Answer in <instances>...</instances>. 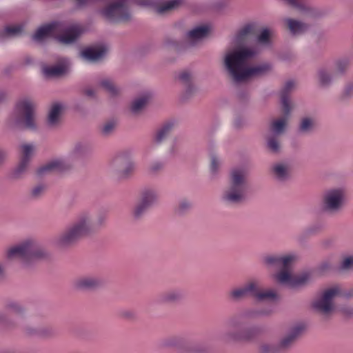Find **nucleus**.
<instances>
[{
	"instance_id": "obj_6",
	"label": "nucleus",
	"mask_w": 353,
	"mask_h": 353,
	"mask_svg": "<svg viewBox=\"0 0 353 353\" xmlns=\"http://www.w3.org/2000/svg\"><path fill=\"white\" fill-rule=\"evenodd\" d=\"M47 252L43 245L34 239H27L10 247L6 251L9 259H19L22 265L28 267L30 263L43 259Z\"/></svg>"
},
{
	"instance_id": "obj_44",
	"label": "nucleus",
	"mask_w": 353,
	"mask_h": 353,
	"mask_svg": "<svg viewBox=\"0 0 353 353\" xmlns=\"http://www.w3.org/2000/svg\"><path fill=\"white\" fill-rule=\"evenodd\" d=\"M44 189L45 187L43 185H37L32 189V195L37 197L44 191Z\"/></svg>"
},
{
	"instance_id": "obj_23",
	"label": "nucleus",
	"mask_w": 353,
	"mask_h": 353,
	"mask_svg": "<svg viewBox=\"0 0 353 353\" xmlns=\"http://www.w3.org/2000/svg\"><path fill=\"white\" fill-rule=\"evenodd\" d=\"M67 68L65 65L58 64L43 68V72L47 77H53L64 74Z\"/></svg>"
},
{
	"instance_id": "obj_31",
	"label": "nucleus",
	"mask_w": 353,
	"mask_h": 353,
	"mask_svg": "<svg viewBox=\"0 0 353 353\" xmlns=\"http://www.w3.org/2000/svg\"><path fill=\"white\" fill-rule=\"evenodd\" d=\"M100 85L111 96H115L119 92V88H117L114 83L108 79H105L101 81Z\"/></svg>"
},
{
	"instance_id": "obj_39",
	"label": "nucleus",
	"mask_w": 353,
	"mask_h": 353,
	"mask_svg": "<svg viewBox=\"0 0 353 353\" xmlns=\"http://www.w3.org/2000/svg\"><path fill=\"white\" fill-rule=\"evenodd\" d=\"M267 145L269 150L272 152H277L279 150V143L276 137H269L267 141Z\"/></svg>"
},
{
	"instance_id": "obj_22",
	"label": "nucleus",
	"mask_w": 353,
	"mask_h": 353,
	"mask_svg": "<svg viewBox=\"0 0 353 353\" xmlns=\"http://www.w3.org/2000/svg\"><path fill=\"white\" fill-rule=\"evenodd\" d=\"M255 25L249 23L243 26L238 32L235 37V42L239 44H241L244 42L245 39L251 34L255 33Z\"/></svg>"
},
{
	"instance_id": "obj_10",
	"label": "nucleus",
	"mask_w": 353,
	"mask_h": 353,
	"mask_svg": "<svg viewBox=\"0 0 353 353\" xmlns=\"http://www.w3.org/2000/svg\"><path fill=\"white\" fill-rule=\"evenodd\" d=\"M341 294L339 286H332L325 290L313 303V307L323 314H329L334 308L333 300Z\"/></svg>"
},
{
	"instance_id": "obj_1",
	"label": "nucleus",
	"mask_w": 353,
	"mask_h": 353,
	"mask_svg": "<svg viewBox=\"0 0 353 353\" xmlns=\"http://www.w3.org/2000/svg\"><path fill=\"white\" fill-rule=\"evenodd\" d=\"M256 53V49L244 46H238L225 52L224 65L234 81H243L250 77L263 74L270 70L268 64L250 65V60Z\"/></svg>"
},
{
	"instance_id": "obj_33",
	"label": "nucleus",
	"mask_w": 353,
	"mask_h": 353,
	"mask_svg": "<svg viewBox=\"0 0 353 353\" xmlns=\"http://www.w3.org/2000/svg\"><path fill=\"white\" fill-rule=\"evenodd\" d=\"M23 30V26L21 24H15L12 26H8L5 28L3 33L6 36L12 37L17 36L21 33Z\"/></svg>"
},
{
	"instance_id": "obj_30",
	"label": "nucleus",
	"mask_w": 353,
	"mask_h": 353,
	"mask_svg": "<svg viewBox=\"0 0 353 353\" xmlns=\"http://www.w3.org/2000/svg\"><path fill=\"white\" fill-rule=\"evenodd\" d=\"M183 296V293L179 290H172L162 295V300L165 302H175L179 301Z\"/></svg>"
},
{
	"instance_id": "obj_52",
	"label": "nucleus",
	"mask_w": 353,
	"mask_h": 353,
	"mask_svg": "<svg viewBox=\"0 0 353 353\" xmlns=\"http://www.w3.org/2000/svg\"><path fill=\"white\" fill-rule=\"evenodd\" d=\"M85 93L87 96L94 97V90L92 88H87L85 90Z\"/></svg>"
},
{
	"instance_id": "obj_49",
	"label": "nucleus",
	"mask_w": 353,
	"mask_h": 353,
	"mask_svg": "<svg viewBox=\"0 0 353 353\" xmlns=\"http://www.w3.org/2000/svg\"><path fill=\"white\" fill-rule=\"evenodd\" d=\"M138 4L143 6H153V2L151 0H139Z\"/></svg>"
},
{
	"instance_id": "obj_17",
	"label": "nucleus",
	"mask_w": 353,
	"mask_h": 353,
	"mask_svg": "<svg viewBox=\"0 0 353 353\" xmlns=\"http://www.w3.org/2000/svg\"><path fill=\"white\" fill-rule=\"evenodd\" d=\"M295 83L293 81H288L285 83L281 92V102L283 112L288 114L291 111V105L289 101L288 94L294 88Z\"/></svg>"
},
{
	"instance_id": "obj_20",
	"label": "nucleus",
	"mask_w": 353,
	"mask_h": 353,
	"mask_svg": "<svg viewBox=\"0 0 353 353\" xmlns=\"http://www.w3.org/2000/svg\"><path fill=\"white\" fill-rule=\"evenodd\" d=\"M285 22L288 28L293 35H297L304 33L307 30V25L298 20L292 19H286Z\"/></svg>"
},
{
	"instance_id": "obj_36",
	"label": "nucleus",
	"mask_w": 353,
	"mask_h": 353,
	"mask_svg": "<svg viewBox=\"0 0 353 353\" xmlns=\"http://www.w3.org/2000/svg\"><path fill=\"white\" fill-rule=\"evenodd\" d=\"M318 77L319 82L322 85H327L332 81V77L325 69H321L319 70Z\"/></svg>"
},
{
	"instance_id": "obj_13",
	"label": "nucleus",
	"mask_w": 353,
	"mask_h": 353,
	"mask_svg": "<svg viewBox=\"0 0 353 353\" xmlns=\"http://www.w3.org/2000/svg\"><path fill=\"white\" fill-rule=\"evenodd\" d=\"M159 199L158 192L153 188H145L141 192L140 201L134 209V215L139 217L154 205Z\"/></svg>"
},
{
	"instance_id": "obj_29",
	"label": "nucleus",
	"mask_w": 353,
	"mask_h": 353,
	"mask_svg": "<svg viewBox=\"0 0 353 353\" xmlns=\"http://www.w3.org/2000/svg\"><path fill=\"white\" fill-rule=\"evenodd\" d=\"M172 122H168L165 125H163L157 132L155 136V141L158 143L163 141L167 136L170 133L172 128H173Z\"/></svg>"
},
{
	"instance_id": "obj_8",
	"label": "nucleus",
	"mask_w": 353,
	"mask_h": 353,
	"mask_svg": "<svg viewBox=\"0 0 353 353\" xmlns=\"http://www.w3.org/2000/svg\"><path fill=\"white\" fill-rule=\"evenodd\" d=\"M246 172L242 168H235L230 174V187L223 194V199L226 202L235 203L241 201L245 196Z\"/></svg>"
},
{
	"instance_id": "obj_15",
	"label": "nucleus",
	"mask_w": 353,
	"mask_h": 353,
	"mask_svg": "<svg viewBox=\"0 0 353 353\" xmlns=\"http://www.w3.org/2000/svg\"><path fill=\"white\" fill-rule=\"evenodd\" d=\"M107 52L105 46L87 48L81 52V57L88 62H95L103 57Z\"/></svg>"
},
{
	"instance_id": "obj_11",
	"label": "nucleus",
	"mask_w": 353,
	"mask_h": 353,
	"mask_svg": "<svg viewBox=\"0 0 353 353\" xmlns=\"http://www.w3.org/2000/svg\"><path fill=\"white\" fill-rule=\"evenodd\" d=\"M345 202V192L342 188H332L327 190L323 196V209L329 212H337Z\"/></svg>"
},
{
	"instance_id": "obj_7",
	"label": "nucleus",
	"mask_w": 353,
	"mask_h": 353,
	"mask_svg": "<svg viewBox=\"0 0 353 353\" xmlns=\"http://www.w3.org/2000/svg\"><path fill=\"white\" fill-rule=\"evenodd\" d=\"M87 147L85 144L78 143L67 155L52 159L47 163L39 168L37 174L42 176L52 172H64L69 170L74 163L80 160L85 154Z\"/></svg>"
},
{
	"instance_id": "obj_48",
	"label": "nucleus",
	"mask_w": 353,
	"mask_h": 353,
	"mask_svg": "<svg viewBox=\"0 0 353 353\" xmlns=\"http://www.w3.org/2000/svg\"><path fill=\"white\" fill-rule=\"evenodd\" d=\"M134 165L132 163H128L123 171V176H127L129 173H130L134 170Z\"/></svg>"
},
{
	"instance_id": "obj_56",
	"label": "nucleus",
	"mask_w": 353,
	"mask_h": 353,
	"mask_svg": "<svg viewBox=\"0 0 353 353\" xmlns=\"http://www.w3.org/2000/svg\"><path fill=\"white\" fill-rule=\"evenodd\" d=\"M3 268L2 265L0 264V277L1 276H3Z\"/></svg>"
},
{
	"instance_id": "obj_5",
	"label": "nucleus",
	"mask_w": 353,
	"mask_h": 353,
	"mask_svg": "<svg viewBox=\"0 0 353 353\" xmlns=\"http://www.w3.org/2000/svg\"><path fill=\"white\" fill-rule=\"evenodd\" d=\"M35 109L36 104L31 99L24 98L19 100L10 115V125L14 128L36 131L38 124Z\"/></svg>"
},
{
	"instance_id": "obj_18",
	"label": "nucleus",
	"mask_w": 353,
	"mask_h": 353,
	"mask_svg": "<svg viewBox=\"0 0 353 353\" xmlns=\"http://www.w3.org/2000/svg\"><path fill=\"white\" fill-rule=\"evenodd\" d=\"M295 83L293 81H288L285 83L281 92V102L283 112L288 114L291 111V105L289 101L288 94L294 88Z\"/></svg>"
},
{
	"instance_id": "obj_53",
	"label": "nucleus",
	"mask_w": 353,
	"mask_h": 353,
	"mask_svg": "<svg viewBox=\"0 0 353 353\" xmlns=\"http://www.w3.org/2000/svg\"><path fill=\"white\" fill-rule=\"evenodd\" d=\"M341 310L344 314L347 315H350L352 314V310L350 308H343Z\"/></svg>"
},
{
	"instance_id": "obj_19",
	"label": "nucleus",
	"mask_w": 353,
	"mask_h": 353,
	"mask_svg": "<svg viewBox=\"0 0 353 353\" xmlns=\"http://www.w3.org/2000/svg\"><path fill=\"white\" fill-rule=\"evenodd\" d=\"M63 108L64 106L61 103H54L52 105L50 108L48 117V125L54 126L57 124Z\"/></svg>"
},
{
	"instance_id": "obj_45",
	"label": "nucleus",
	"mask_w": 353,
	"mask_h": 353,
	"mask_svg": "<svg viewBox=\"0 0 353 353\" xmlns=\"http://www.w3.org/2000/svg\"><path fill=\"white\" fill-rule=\"evenodd\" d=\"M219 162L215 157H212L210 169L212 172L215 173L219 168Z\"/></svg>"
},
{
	"instance_id": "obj_51",
	"label": "nucleus",
	"mask_w": 353,
	"mask_h": 353,
	"mask_svg": "<svg viewBox=\"0 0 353 353\" xmlns=\"http://www.w3.org/2000/svg\"><path fill=\"white\" fill-rule=\"evenodd\" d=\"M289 4L291 6L299 8L301 6V4L299 3V0H286Z\"/></svg>"
},
{
	"instance_id": "obj_32",
	"label": "nucleus",
	"mask_w": 353,
	"mask_h": 353,
	"mask_svg": "<svg viewBox=\"0 0 353 353\" xmlns=\"http://www.w3.org/2000/svg\"><path fill=\"white\" fill-rule=\"evenodd\" d=\"M181 3V0H168L162 6H157L156 10L158 13L162 14L168 10L176 8Z\"/></svg>"
},
{
	"instance_id": "obj_47",
	"label": "nucleus",
	"mask_w": 353,
	"mask_h": 353,
	"mask_svg": "<svg viewBox=\"0 0 353 353\" xmlns=\"http://www.w3.org/2000/svg\"><path fill=\"white\" fill-rule=\"evenodd\" d=\"M8 310L11 312H20L21 308L18 304L12 303L8 305Z\"/></svg>"
},
{
	"instance_id": "obj_41",
	"label": "nucleus",
	"mask_w": 353,
	"mask_h": 353,
	"mask_svg": "<svg viewBox=\"0 0 353 353\" xmlns=\"http://www.w3.org/2000/svg\"><path fill=\"white\" fill-rule=\"evenodd\" d=\"M353 266V256H348L345 257L341 263V269L348 270Z\"/></svg>"
},
{
	"instance_id": "obj_42",
	"label": "nucleus",
	"mask_w": 353,
	"mask_h": 353,
	"mask_svg": "<svg viewBox=\"0 0 353 353\" xmlns=\"http://www.w3.org/2000/svg\"><path fill=\"white\" fill-rule=\"evenodd\" d=\"M114 123L112 121L108 122L102 128V132L104 134H109L114 128Z\"/></svg>"
},
{
	"instance_id": "obj_46",
	"label": "nucleus",
	"mask_w": 353,
	"mask_h": 353,
	"mask_svg": "<svg viewBox=\"0 0 353 353\" xmlns=\"http://www.w3.org/2000/svg\"><path fill=\"white\" fill-rule=\"evenodd\" d=\"M79 6H83L97 1H106V0H76Z\"/></svg>"
},
{
	"instance_id": "obj_37",
	"label": "nucleus",
	"mask_w": 353,
	"mask_h": 353,
	"mask_svg": "<svg viewBox=\"0 0 353 353\" xmlns=\"http://www.w3.org/2000/svg\"><path fill=\"white\" fill-rule=\"evenodd\" d=\"M313 125V120L310 118L305 117L302 119L300 123L299 130L303 132H309L312 128Z\"/></svg>"
},
{
	"instance_id": "obj_12",
	"label": "nucleus",
	"mask_w": 353,
	"mask_h": 353,
	"mask_svg": "<svg viewBox=\"0 0 353 353\" xmlns=\"http://www.w3.org/2000/svg\"><path fill=\"white\" fill-rule=\"evenodd\" d=\"M303 328V326L301 325L292 327L286 335L281 340L278 346L270 343H264L261 347V352L262 353H275L277 351V348H286L289 347L301 334Z\"/></svg>"
},
{
	"instance_id": "obj_14",
	"label": "nucleus",
	"mask_w": 353,
	"mask_h": 353,
	"mask_svg": "<svg viewBox=\"0 0 353 353\" xmlns=\"http://www.w3.org/2000/svg\"><path fill=\"white\" fill-rule=\"evenodd\" d=\"M257 288V281H252L243 286L236 288L231 290L230 295L231 298L235 301L240 300L248 296H254Z\"/></svg>"
},
{
	"instance_id": "obj_50",
	"label": "nucleus",
	"mask_w": 353,
	"mask_h": 353,
	"mask_svg": "<svg viewBox=\"0 0 353 353\" xmlns=\"http://www.w3.org/2000/svg\"><path fill=\"white\" fill-rule=\"evenodd\" d=\"M352 93H353V85H349L346 86V88H345V90H344V94L346 96H350Z\"/></svg>"
},
{
	"instance_id": "obj_21",
	"label": "nucleus",
	"mask_w": 353,
	"mask_h": 353,
	"mask_svg": "<svg viewBox=\"0 0 353 353\" xmlns=\"http://www.w3.org/2000/svg\"><path fill=\"white\" fill-rule=\"evenodd\" d=\"M99 284V280L93 276H85L75 281V286L81 290L91 289Z\"/></svg>"
},
{
	"instance_id": "obj_4",
	"label": "nucleus",
	"mask_w": 353,
	"mask_h": 353,
	"mask_svg": "<svg viewBox=\"0 0 353 353\" xmlns=\"http://www.w3.org/2000/svg\"><path fill=\"white\" fill-rule=\"evenodd\" d=\"M83 31V28L78 24L66 25L52 22L40 27L33 34L32 39L42 42L48 38L54 37L61 43L69 44L74 42Z\"/></svg>"
},
{
	"instance_id": "obj_26",
	"label": "nucleus",
	"mask_w": 353,
	"mask_h": 353,
	"mask_svg": "<svg viewBox=\"0 0 353 353\" xmlns=\"http://www.w3.org/2000/svg\"><path fill=\"white\" fill-rule=\"evenodd\" d=\"M35 147L32 143H25L21 145V158L20 159L30 163V160L34 155Z\"/></svg>"
},
{
	"instance_id": "obj_40",
	"label": "nucleus",
	"mask_w": 353,
	"mask_h": 353,
	"mask_svg": "<svg viewBox=\"0 0 353 353\" xmlns=\"http://www.w3.org/2000/svg\"><path fill=\"white\" fill-rule=\"evenodd\" d=\"M348 65V61L346 59H340L336 63V70L342 73L345 71Z\"/></svg>"
},
{
	"instance_id": "obj_34",
	"label": "nucleus",
	"mask_w": 353,
	"mask_h": 353,
	"mask_svg": "<svg viewBox=\"0 0 353 353\" xmlns=\"http://www.w3.org/2000/svg\"><path fill=\"white\" fill-rule=\"evenodd\" d=\"M29 165V162H26L20 159L18 165L13 171V176L14 177H20L22 176L28 170Z\"/></svg>"
},
{
	"instance_id": "obj_28",
	"label": "nucleus",
	"mask_w": 353,
	"mask_h": 353,
	"mask_svg": "<svg viewBox=\"0 0 353 353\" xmlns=\"http://www.w3.org/2000/svg\"><path fill=\"white\" fill-rule=\"evenodd\" d=\"M149 99L150 95L146 94L134 99L131 105L132 112L134 113H137L138 112H139L146 105Z\"/></svg>"
},
{
	"instance_id": "obj_3",
	"label": "nucleus",
	"mask_w": 353,
	"mask_h": 353,
	"mask_svg": "<svg viewBox=\"0 0 353 353\" xmlns=\"http://www.w3.org/2000/svg\"><path fill=\"white\" fill-rule=\"evenodd\" d=\"M105 219L104 214L94 218L90 212H83L55 239V244L59 247L70 245L81 237L97 230Z\"/></svg>"
},
{
	"instance_id": "obj_16",
	"label": "nucleus",
	"mask_w": 353,
	"mask_h": 353,
	"mask_svg": "<svg viewBox=\"0 0 353 353\" xmlns=\"http://www.w3.org/2000/svg\"><path fill=\"white\" fill-rule=\"evenodd\" d=\"M210 32L208 26H200L186 33V38L190 45L194 46L197 42L205 37Z\"/></svg>"
},
{
	"instance_id": "obj_2",
	"label": "nucleus",
	"mask_w": 353,
	"mask_h": 353,
	"mask_svg": "<svg viewBox=\"0 0 353 353\" xmlns=\"http://www.w3.org/2000/svg\"><path fill=\"white\" fill-rule=\"evenodd\" d=\"M296 257L294 254H270L263 258V263L270 268L279 270L273 278L280 284L290 288L301 287L308 283L311 276L308 272L293 274L292 265Z\"/></svg>"
},
{
	"instance_id": "obj_24",
	"label": "nucleus",
	"mask_w": 353,
	"mask_h": 353,
	"mask_svg": "<svg viewBox=\"0 0 353 353\" xmlns=\"http://www.w3.org/2000/svg\"><path fill=\"white\" fill-rule=\"evenodd\" d=\"M258 301L263 300H276L278 298L276 292L273 290H267L264 291H260L259 283L257 281V288L256 292H254V296Z\"/></svg>"
},
{
	"instance_id": "obj_43",
	"label": "nucleus",
	"mask_w": 353,
	"mask_h": 353,
	"mask_svg": "<svg viewBox=\"0 0 353 353\" xmlns=\"http://www.w3.org/2000/svg\"><path fill=\"white\" fill-rule=\"evenodd\" d=\"M191 74L188 71H183L179 74L178 78L183 83H188L191 79Z\"/></svg>"
},
{
	"instance_id": "obj_38",
	"label": "nucleus",
	"mask_w": 353,
	"mask_h": 353,
	"mask_svg": "<svg viewBox=\"0 0 353 353\" xmlns=\"http://www.w3.org/2000/svg\"><path fill=\"white\" fill-rule=\"evenodd\" d=\"M192 207V203L190 201L186 199H183L179 201V205L176 208V212L179 214H183L188 211Z\"/></svg>"
},
{
	"instance_id": "obj_27",
	"label": "nucleus",
	"mask_w": 353,
	"mask_h": 353,
	"mask_svg": "<svg viewBox=\"0 0 353 353\" xmlns=\"http://www.w3.org/2000/svg\"><path fill=\"white\" fill-rule=\"evenodd\" d=\"M285 117L279 119H276L272 123L271 128L272 132L276 134H279L282 133L286 126L287 121H288V117L289 116L290 113L288 114H286L285 112Z\"/></svg>"
},
{
	"instance_id": "obj_35",
	"label": "nucleus",
	"mask_w": 353,
	"mask_h": 353,
	"mask_svg": "<svg viewBox=\"0 0 353 353\" xmlns=\"http://www.w3.org/2000/svg\"><path fill=\"white\" fill-rule=\"evenodd\" d=\"M271 32L270 30L263 29L257 37V42L261 45H269Z\"/></svg>"
},
{
	"instance_id": "obj_55",
	"label": "nucleus",
	"mask_w": 353,
	"mask_h": 353,
	"mask_svg": "<svg viewBox=\"0 0 353 353\" xmlns=\"http://www.w3.org/2000/svg\"><path fill=\"white\" fill-rule=\"evenodd\" d=\"M122 160V157L119 156L114 160V163H118Z\"/></svg>"
},
{
	"instance_id": "obj_9",
	"label": "nucleus",
	"mask_w": 353,
	"mask_h": 353,
	"mask_svg": "<svg viewBox=\"0 0 353 353\" xmlns=\"http://www.w3.org/2000/svg\"><path fill=\"white\" fill-rule=\"evenodd\" d=\"M130 0H116L107 8L101 10V14L108 21L125 20L130 17L128 7Z\"/></svg>"
},
{
	"instance_id": "obj_54",
	"label": "nucleus",
	"mask_w": 353,
	"mask_h": 353,
	"mask_svg": "<svg viewBox=\"0 0 353 353\" xmlns=\"http://www.w3.org/2000/svg\"><path fill=\"white\" fill-rule=\"evenodd\" d=\"M6 99V94L4 92H0V103Z\"/></svg>"
},
{
	"instance_id": "obj_25",
	"label": "nucleus",
	"mask_w": 353,
	"mask_h": 353,
	"mask_svg": "<svg viewBox=\"0 0 353 353\" xmlns=\"http://www.w3.org/2000/svg\"><path fill=\"white\" fill-rule=\"evenodd\" d=\"M274 176L279 181H284L289 176V168L283 163H276L272 167Z\"/></svg>"
}]
</instances>
